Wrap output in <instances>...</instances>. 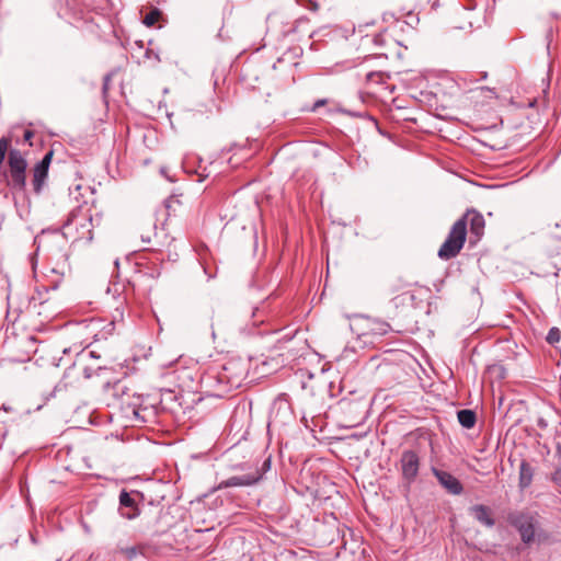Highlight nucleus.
Instances as JSON below:
<instances>
[{"label": "nucleus", "mask_w": 561, "mask_h": 561, "mask_svg": "<svg viewBox=\"0 0 561 561\" xmlns=\"http://www.w3.org/2000/svg\"><path fill=\"white\" fill-rule=\"evenodd\" d=\"M467 236V224L465 218L458 219L451 227L448 237L438 250L442 260L455 257L462 249Z\"/></svg>", "instance_id": "f257e3e1"}, {"label": "nucleus", "mask_w": 561, "mask_h": 561, "mask_svg": "<svg viewBox=\"0 0 561 561\" xmlns=\"http://www.w3.org/2000/svg\"><path fill=\"white\" fill-rule=\"evenodd\" d=\"M323 103H324V101H318V102L316 103V105H317V106H319V105H322Z\"/></svg>", "instance_id": "4be33fe9"}, {"label": "nucleus", "mask_w": 561, "mask_h": 561, "mask_svg": "<svg viewBox=\"0 0 561 561\" xmlns=\"http://www.w3.org/2000/svg\"><path fill=\"white\" fill-rule=\"evenodd\" d=\"M77 221H79V218H72L70 219L66 226H65V229L68 231L70 230V228L73 226V225H77Z\"/></svg>", "instance_id": "a211bd4d"}, {"label": "nucleus", "mask_w": 561, "mask_h": 561, "mask_svg": "<svg viewBox=\"0 0 561 561\" xmlns=\"http://www.w3.org/2000/svg\"><path fill=\"white\" fill-rule=\"evenodd\" d=\"M463 218L466 221L467 218H469L471 233L474 234L477 239H480L485 225L483 216L477 211H469Z\"/></svg>", "instance_id": "0eeeda50"}, {"label": "nucleus", "mask_w": 561, "mask_h": 561, "mask_svg": "<svg viewBox=\"0 0 561 561\" xmlns=\"http://www.w3.org/2000/svg\"><path fill=\"white\" fill-rule=\"evenodd\" d=\"M400 465L403 480L411 484L419 474V456L412 450H405L401 456Z\"/></svg>", "instance_id": "7ed1b4c3"}, {"label": "nucleus", "mask_w": 561, "mask_h": 561, "mask_svg": "<svg viewBox=\"0 0 561 561\" xmlns=\"http://www.w3.org/2000/svg\"><path fill=\"white\" fill-rule=\"evenodd\" d=\"M10 184L14 188L22 190L25 186L26 161L19 150L9 152Z\"/></svg>", "instance_id": "f03ea898"}, {"label": "nucleus", "mask_w": 561, "mask_h": 561, "mask_svg": "<svg viewBox=\"0 0 561 561\" xmlns=\"http://www.w3.org/2000/svg\"><path fill=\"white\" fill-rule=\"evenodd\" d=\"M48 170L39 167L34 168V175H33V184L34 190L36 192H39L42 190V186L45 182V179L47 178Z\"/></svg>", "instance_id": "f8f14e48"}, {"label": "nucleus", "mask_w": 561, "mask_h": 561, "mask_svg": "<svg viewBox=\"0 0 561 561\" xmlns=\"http://www.w3.org/2000/svg\"><path fill=\"white\" fill-rule=\"evenodd\" d=\"M520 535H522L523 541H525V542L531 541L535 536L534 527L531 525H528L527 527L522 526Z\"/></svg>", "instance_id": "ddd939ff"}, {"label": "nucleus", "mask_w": 561, "mask_h": 561, "mask_svg": "<svg viewBox=\"0 0 561 561\" xmlns=\"http://www.w3.org/2000/svg\"><path fill=\"white\" fill-rule=\"evenodd\" d=\"M51 157H53V152L51 151L47 152L44 156V158L42 159V161L38 162L36 165L39 167V168H44V169L48 170Z\"/></svg>", "instance_id": "dca6fc26"}, {"label": "nucleus", "mask_w": 561, "mask_h": 561, "mask_svg": "<svg viewBox=\"0 0 561 561\" xmlns=\"http://www.w3.org/2000/svg\"><path fill=\"white\" fill-rule=\"evenodd\" d=\"M382 79V75L380 72H369L367 75V80L371 82H380Z\"/></svg>", "instance_id": "f3484780"}, {"label": "nucleus", "mask_w": 561, "mask_h": 561, "mask_svg": "<svg viewBox=\"0 0 561 561\" xmlns=\"http://www.w3.org/2000/svg\"><path fill=\"white\" fill-rule=\"evenodd\" d=\"M471 513L473 517L481 524L488 527H492L494 525V519L491 517L489 507L484 505H474L471 507Z\"/></svg>", "instance_id": "6e6552de"}, {"label": "nucleus", "mask_w": 561, "mask_h": 561, "mask_svg": "<svg viewBox=\"0 0 561 561\" xmlns=\"http://www.w3.org/2000/svg\"><path fill=\"white\" fill-rule=\"evenodd\" d=\"M158 16H159V12L154 11V12H150L149 14H147L144 19V23L147 25V26H152L157 20H158Z\"/></svg>", "instance_id": "2eb2a0df"}, {"label": "nucleus", "mask_w": 561, "mask_h": 561, "mask_svg": "<svg viewBox=\"0 0 561 561\" xmlns=\"http://www.w3.org/2000/svg\"><path fill=\"white\" fill-rule=\"evenodd\" d=\"M457 417L465 428H472L477 421L476 413L467 409L458 411Z\"/></svg>", "instance_id": "9b49d317"}, {"label": "nucleus", "mask_w": 561, "mask_h": 561, "mask_svg": "<svg viewBox=\"0 0 561 561\" xmlns=\"http://www.w3.org/2000/svg\"><path fill=\"white\" fill-rule=\"evenodd\" d=\"M482 91H486L491 94H494V91L492 89H489V88H481Z\"/></svg>", "instance_id": "412c9836"}, {"label": "nucleus", "mask_w": 561, "mask_h": 561, "mask_svg": "<svg viewBox=\"0 0 561 561\" xmlns=\"http://www.w3.org/2000/svg\"><path fill=\"white\" fill-rule=\"evenodd\" d=\"M119 513L127 519H133L139 515V508L126 491H122L119 494Z\"/></svg>", "instance_id": "423d86ee"}, {"label": "nucleus", "mask_w": 561, "mask_h": 561, "mask_svg": "<svg viewBox=\"0 0 561 561\" xmlns=\"http://www.w3.org/2000/svg\"><path fill=\"white\" fill-rule=\"evenodd\" d=\"M433 474L438 482L451 494L458 495L462 492L461 483L449 472L433 468Z\"/></svg>", "instance_id": "39448f33"}, {"label": "nucleus", "mask_w": 561, "mask_h": 561, "mask_svg": "<svg viewBox=\"0 0 561 561\" xmlns=\"http://www.w3.org/2000/svg\"><path fill=\"white\" fill-rule=\"evenodd\" d=\"M260 477L257 476H240V477H231L227 479L226 481L221 482L222 486L230 488V486H242V485H251L257 482Z\"/></svg>", "instance_id": "1a4fd4ad"}, {"label": "nucleus", "mask_w": 561, "mask_h": 561, "mask_svg": "<svg viewBox=\"0 0 561 561\" xmlns=\"http://www.w3.org/2000/svg\"><path fill=\"white\" fill-rule=\"evenodd\" d=\"M308 1L310 3L309 9L312 10V11H317L318 10V4L316 2H313V1H310V0H308Z\"/></svg>", "instance_id": "aec40b11"}, {"label": "nucleus", "mask_w": 561, "mask_h": 561, "mask_svg": "<svg viewBox=\"0 0 561 561\" xmlns=\"http://www.w3.org/2000/svg\"><path fill=\"white\" fill-rule=\"evenodd\" d=\"M356 325L362 330V335H385L389 332L390 325L381 320L371 319L369 317L358 318Z\"/></svg>", "instance_id": "20e7f679"}, {"label": "nucleus", "mask_w": 561, "mask_h": 561, "mask_svg": "<svg viewBox=\"0 0 561 561\" xmlns=\"http://www.w3.org/2000/svg\"><path fill=\"white\" fill-rule=\"evenodd\" d=\"M33 136H34V133L32 130H25V133H24V140L25 141H31Z\"/></svg>", "instance_id": "6ab92c4d"}, {"label": "nucleus", "mask_w": 561, "mask_h": 561, "mask_svg": "<svg viewBox=\"0 0 561 561\" xmlns=\"http://www.w3.org/2000/svg\"><path fill=\"white\" fill-rule=\"evenodd\" d=\"M560 331L557 329V328H552L549 330L548 332V335H547V341L550 343V344H553L556 342H559L560 341Z\"/></svg>", "instance_id": "4468645a"}, {"label": "nucleus", "mask_w": 561, "mask_h": 561, "mask_svg": "<svg viewBox=\"0 0 561 561\" xmlns=\"http://www.w3.org/2000/svg\"><path fill=\"white\" fill-rule=\"evenodd\" d=\"M533 477H534V470H533L531 466L526 461H522V463L519 466V482H518L519 488L522 490L528 488L531 484Z\"/></svg>", "instance_id": "9d476101"}]
</instances>
